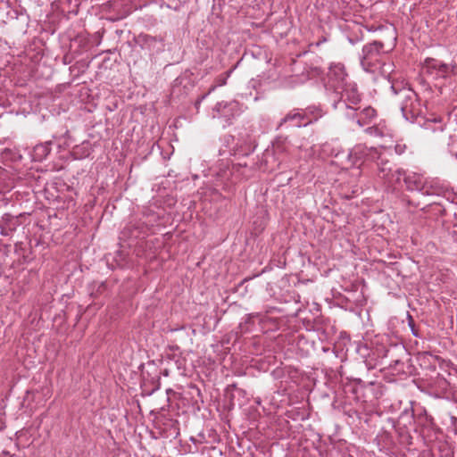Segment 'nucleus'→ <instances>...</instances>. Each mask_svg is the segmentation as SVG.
<instances>
[{
	"mask_svg": "<svg viewBox=\"0 0 457 457\" xmlns=\"http://www.w3.org/2000/svg\"><path fill=\"white\" fill-rule=\"evenodd\" d=\"M303 112L306 114V121L304 122V126L317 120L322 116V110L317 106H309L303 109Z\"/></svg>",
	"mask_w": 457,
	"mask_h": 457,
	"instance_id": "2eb2a0df",
	"label": "nucleus"
},
{
	"mask_svg": "<svg viewBox=\"0 0 457 457\" xmlns=\"http://www.w3.org/2000/svg\"><path fill=\"white\" fill-rule=\"evenodd\" d=\"M412 334H413V336H415V337H417V336H418V335H417V333H416V332H414V330H413V329H412Z\"/></svg>",
	"mask_w": 457,
	"mask_h": 457,
	"instance_id": "5701e85b",
	"label": "nucleus"
},
{
	"mask_svg": "<svg viewBox=\"0 0 457 457\" xmlns=\"http://www.w3.org/2000/svg\"><path fill=\"white\" fill-rule=\"evenodd\" d=\"M403 183L410 191H418L423 195L438 194L433 180H428L422 174L414 171H405Z\"/></svg>",
	"mask_w": 457,
	"mask_h": 457,
	"instance_id": "39448f33",
	"label": "nucleus"
},
{
	"mask_svg": "<svg viewBox=\"0 0 457 457\" xmlns=\"http://www.w3.org/2000/svg\"><path fill=\"white\" fill-rule=\"evenodd\" d=\"M168 8L172 10H179L188 0H165Z\"/></svg>",
	"mask_w": 457,
	"mask_h": 457,
	"instance_id": "f3484780",
	"label": "nucleus"
},
{
	"mask_svg": "<svg viewBox=\"0 0 457 457\" xmlns=\"http://www.w3.org/2000/svg\"><path fill=\"white\" fill-rule=\"evenodd\" d=\"M385 164H379L378 167V177L382 179L387 187L393 189L398 188L402 180L403 181L405 170L403 169L392 170L389 157H386Z\"/></svg>",
	"mask_w": 457,
	"mask_h": 457,
	"instance_id": "423d86ee",
	"label": "nucleus"
},
{
	"mask_svg": "<svg viewBox=\"0 0 457 457\" xmlns=\"http://www.w3.org/2000/svg\"><path fill=\"white\" fill-rule=\"evenodd\" d=\"M240 113V104L235 100L218 102L212 108V117L223 120L228 125Z\"/></svg>",
	"mask_w": 457,
	"mask_h": 457,
	"instance_id": "0eeeda50",
	"label": "nucleus"
},
{
	"mask_svg": "<svg viewBox=\"0 0 457 457\" xmlns=\"http://www.w3.org/2000/svg\"><path fill=\"white\" fill-rule=\"evenodd\" d=\"M349 121L356 124L359 128L370 125L377 118V112L371 106L361 108L358 106L354 109L353 117H345Z\"/></svg>",
	"mask_w": 457,
	"mask_h": 457,
	"instance_id": "9d476101",
	"label": "nucleus"
},
{
	"mask_svg": "<svg viewBox=\"0 0 457 457\" xmlns=\"http://www.w3.org/2000/svg\"><path fill=\"white\" fill-rule=\"evenodd\" d=\"M339 95L338 100L335 101L333 107L342 117H353L354 109L359 106L361 95L356 85L350 82L336 91Z\"/></svg>",
	"mask_w": 457,
	"mask_h": 457,
	"instance_id": "7ed1b4c3",
	"label": "nucleus"
},
{
	"mask_svg": "<svg viewBox=\"0 0 457 457\" xmlns=\"http://www.w3.org/2000/svg\"><path fill=\"white\" fill-rule=\"evenodd\" d=\"M387 53L388 50L385 49V45L381 41L375 40L364 45L360 57L362 69L367 72H376L383 56Z\"/></svg>",
	"mask_w": 457,
	"mask_h": 457,
	"instance_id": "20e7f679",
	"label": "nucleus"
},
{
	"mask_svg": "<svg viewBox=\"0 0 457 457\" xmlns=\"http://www.w3.org/2000/svg\"><path fill=\"white\" fill-rule=\"evenodd\" d=\"M392 148L386 146L368 147L365 145H356L348 154L353 165L360 167L365 162H375L377 165L385 164L386 157L391 156Z\"/></svg>",
	"mask_w": 457,
	"mask_h": 457,
	"instance_id": "f03ea898",
	"label": "nucleus"
},
{
	"mask_svg": "<svg viewBox=\"0 0 457 457\" xmlns=\"http://www.w3.org/2000/svg\"><path fill=\"white\" fill-rule=\"evenodd\" d=\"M391 89L403 118L413 122L421 113V106L416 93L406 85L399 82H392Z\"/></svg>",
	"mask_w": 457,
	"mask_h": 457,
	"instance_id": "f257e3e1",
	"label": "nucleus"
},
{
	"mask_svg": "<svg viewBox=\"0 0 457 457\" xmlns=\"http://www.w3.org/2000/svg\"><path fill=\"white\" fill-rule=\"evenodd\" d=\"M455 156H456V158H457V153L455 154Z\"/></svg>",
	"mask_w": 457,
	"mask_h": 457,
	"instance_id": "b1692460",
	"label": "nucleus"
},
{
	"mask_svg": "<svg viewBox=\"0 0 457 457\" xmlns=\"http://www.w3.org/2000/svg\"><path fill=\"white\" fill-rule=\"evenodd\" d=\"M295 121V125L297 127L304 126L306 121V114L303 109H295L288 112L286 117L282 120V122Z\"/></svg>",
	"mask_w": 457,
	"mask_h": 457,
	"instance_id": "f8f14e48",
	"label": "nucleus"
},
{
	"mask_svg": "<svg viewBox=\"0 0 457 457\" xmlns=\"http://www.w3.org/2000/svg\"><path fill=\"white\" fill-rule=\"evenodd\" d=\"M348 40H349V42H350L352 45H354V44H356L357 42H359V41L362 40V37H356L355 38H353V37H348Z\"/></svg>",
	"mask_w": 457,
	"mask_h": 457,
	"instance_id": "4be33fe9",
	"label": "nucleus"
},
{
	"mask_svg": "<svg viewBox=\"0 0 457 457\" xmlns=\"http://www.w3.org/2000/svg\"><path fill=\"white\" fill-rule=\"evenodd\" d=\"M449 120L456 122L457 124V105L448 113Z\"/></svg>",
	"mask_w": 457,
	"mask_h": 457,
	"instance_id": "412c9836",
	"label": "nucleus"
},
{
	"mask_svg": "<svg viewBox=\"0 0 457 457\" xmlns=\"http://www.w3.org/2000/svg\"><path fill=\"white\" fill-rule=\"evenodd\" d=\"M407 145L403 142H397L394 146V151L396 154H403L405 153Z\"/></svg>",
	"mask_w": 457,
	"mask_h": 457,
	"instance_id": "6ab92c4d",
	"label": "nucleus"
},
{
	"mask_svg": "<svg viewBox=\"0 0 457 457\" xmlns=\"http://www.w3.org/2000/svg\"><path fill=\"white\" fill-rule=\"evenodd\" d=\"M383 77L387 78L391 81L392 73L394 71V64L392 62H379L378 69L377 70Z\"/></svg>",
	"mask_w": 457,
	"mask_h": 457,
	"instance_id": "dca6fc26",
	"label": "nucleus"
},
{
	"mask_svg": "<svg viewBox=\"0 0 457 457\" xmlns=\"http://www.w3.org/2000/svg\"><path fill=\"white\" fill-rule=\"evenodd\" d=\"M365 132L373 137H382L384 134L383 131L375 125H368V128L365 129Z\"/></svg>",
	"mask_w": 457,
	"mask_h": 457,
	"instance_id": "a211bd4d",
	"label": "nucleus"
},
{
	"mask_svg": "<svg viewBox=\"0 0 457 457\" xmlns=\"http://www.w3.org/2000/svg\"><path fill=\"white\" fill-rule=\"evenodd\" d=\"M422 69L425 73L428 74L435 79H445L450 73V67L448 64L433 58H427L424 61Z\"/></svg>",
	"mask_w": 457,
	"mask_h": 457,
	"instance_id": "1a4fd4ad",
	"label": "nucleus"
},
{
	"mask_svg": "<svg viewBox=\"0 0 457 457\" xmlns=\"http://www.w3.org/2000/svg\"><path fill=\"white\" fill-rule=\"evenodd\" d=\"M285 150L284 146L282 145V144L280 143V141H276L274 144H273V146H272V151L275 153V154H280L282 153L283 151Z\"/></svg>",
	"mask_w": 457,
	"mask_h": 457,
	"instance_id": "aec40b11",
	"label": "nucleus"
},
{
	"mask_svg": "<svg viewBox=\"0 0 457 457\" xmlns=\"http://www.w3.org/2000/svg\"><path fill=\"white\" fill-rule=\"evenodd\" d=\"M50 143H43L37 145L32 151V159L35 162H42L45 160L51 151Z\"/></svg>",
	"mask_w": 457,
	"mask_h": 457,
	"instance_id": "ddd939ff",
	"label": "nucleus"
},
{
	"mask_svg": "<svg viewBox=\"0 0 457 457\" xmlns=\"http://www.w3.org/2000/svg\"><path fill=\"white\" fill-rule=\"evenodd\" d=\"M229 74H230V71H228V72H225V73L220 74V76H218V77L216 78V79H215V83H214V85H212V86L210 87L209 91H208L206 94L203 95V96H201V98L196 102V104H195L196 107L200 104V103H201L204 99H205V98H206V96H207L209 94H211L212 91H214L218 87H221V86L226 85V83H227V79H228V78L229 77Z\"/></svg>",
	"mask_w": 457,
	"mask_h": 457,
	"instance_id": "4468645a",
	"label": "nucleus"
},
{
	"mask_svg": "<svg viewBox=\"0 0 457 457\" xmlns=\"http://www.w3.org/2000/svg\"><path fill=\"white\" fill-rule=\"evenodd\" d=\"M350 82L348 74L346 73L343 63H332L329 66L328 72V83L335 89V91H337V89L342 87H345V85Z\"/></svg>",
	"mask_w": 457,
	"mask_h": 457,
	"instance_id": "6e6552de",
	"label": "nucleus"
},
{
	"mask_svg": "<svg viewBox=\"0 0 457 457\" xmlns=\"http://www.w3.org/2000/svg\"><path fill=\"white\" fill-rule=\"evenodd\" d=\"M18 225L19 220L17 217H14L9 213H4L0 220L1 234L3 236L10 235L16 229Z\"/></svg>",
	"mask_w": 457,
	"mask_h": 457,
	"instance_id": "9b49d317",
	"label": "nucleus"
}]
</instances>
